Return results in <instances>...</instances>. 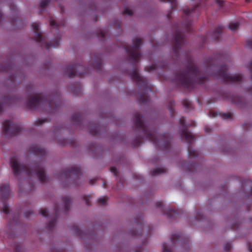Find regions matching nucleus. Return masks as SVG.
Returning <instances> with one entry per match:
<instances>
[{
  "label": "nucleus",
  "mask_w": 252,
  "mask_h": 252,
  "mask_svg": "<svg viewBox=\"0 0 252 252\" xmlns=\"http://www.w3.org/2000/svg\"><path fill=\"white\" fill-rule=\"evenodd\" d=\"M204 216L203 214H201L200 212H198L196 217V220H202L204 219Z\"/></svg>",
  "instance_id": "nucleus-50"
},
{
  "label": "nucleus",
  "mask_w": 252,
  "mask_h": 252,
  "mask_svg": "<svg viewBox=\"0 0 252 252\" xmlns=\"http://www.w3.org/2000/svg\"><path fill=\"white\" fill-rule=\"evenodd\" d=\"M171 241L173 245H178L184 247H189V239L188 236H185L182 233L173 234L171 236Z\"/></svg>",
  "instance_id": "nucleus-12"
},
{
  "label": "nucleus",
  "mask_w": 252,
  "mask_h": 252,
  "mask_svg": "<svg viewBox=\"0 0 252 252\" xmlns=\"http://www.w3.org/2000/svg\"><path fill=\"white\" fill-rule=\"evenodd\" d=\"M138 99L140 103H147L150 101V97L147 94H141L138 96Z\"/></svg>",
  "instance_id": "nucleus-26"
},
{
  "label": "nucleus",
  "mask_w": 252,
  "mask_h": 252,
  "mask_svg": "<svg viewBox=\"0 0 252 252\" xmlns=\"http://www.w3.org/2000/svg\"><path fill=\"white\" fill-rule=\"evenodd\" d=\"M56 252H64L63 249L58 250Z\"/></svg>",
  "instance_id": "nucleus-64"
},
{
  "label": "nucleus",
  "mask_w": 252,
  "mask_h": 252,
  "mask_svg": "<svg viewBox=\"0 0 252 252\" xmlns=\"http://www.w3.org/2000/svg\"><path fill=\"white\" fill-rule=\"evenodd\" d=\"M232 248V244L231 242H228L226 243H225L224 245V250L226 252H228L230 251V250Z\"/></svg>",
  "instance_id": "nucleus-39"
},
{
  "label": "nucleus",
  "mask_w": 252,
  "mask_h": 252,
  "mask_svg": "<svg viewBox=\"0 0 252 252\" xmlns=\"http://www.w3.org/2000/svg\"><path fill=\"white\" fill-rule=\"evenodd\" d=\"M185 42L184 34L180 30H177L173 38L172 48L176 58L180 57V52L184 47Z\"/></svg>",
  "instance_id": "nucleus-9"
},
{
  "label": "nucleus",
  "mask_w": 252,
  "mask_h": 252,
  "mask_svg": "<svg viewBox=\"0 0 252 252\" xmlns=\"http://www.w3.org/2000/svg\"><path fill=\"white\" fill-rule=\"evenodd\" d=\"M133 125L136 132L139 133L136 136L132 142L134 147H137L143 143L144 139L151 142L154 145L160 150L169 151L171 148V139L167 133L158 134L145 121L143 115L138 112L134 114Z\"/></svg>",
  "instance_id": "nucleus-2"
},
{
  "label": "nucleus",
  "mask_w": 252,
  "mask_h": 252,
  "mask_svg": "<svg viewBox=\"0 0 252 252\" xmlns=\"http://www.w3.org/2000/svg\"><path fill=\"white\" fill-rule=\"evenodd\" d=\"M46 122V120L45 119L43 120V119H39L37 120L34 122V125L36 126H39L41 125L42 124H43L44 123H45Z\"/></svg>",
  "instance_id": "nucleus-44"
},
{
  "label": "nucleus",
  "mask_w": 252,
  "mask_h": 252,
  "mask_svg": "<svg viewBox=\"0 0 252 252\" xmlns=\"http://www.w3.org/2000/svg\"><path fill=\"white\" fill-rule=\"evenodd\" d=\"M239 26V23L238 22H232L229 24V28L232 31L236 30Z\"/></svg>",
  "instance_id": "nucleus-32"
},
{
  "label": "nucleus",
  "mask_w": 252,
  "mask_h": 252,
  "mask_svg": "<svg viewBox=\"0 0 252 252\" xmlns=\"http://www.w3.org/2000/svg\"><path fill=\"white\" fill-rule=\"evenodd\" d=\"M32 28L35 34V40L38 43H41L44 40L45 37L39 32V25L36 23H33L32 25Z\"/></svg>",
  "instance_id": "nucleus-16"
},
{
  "label": "nucleus",
  "mask_w": 252,
  "mask_h": 252,
  "mask_svg": "<svg viewBox=\"0 0 252 252\" xmlns=\"http://www.w3.org/2000/svg\"><path fill=\"white\" fill-rule=\"evenodd\" d=\"M96 181V179H91L90 180V183L92 185H93Z\"/></svg>",
  "instance_id": "nucleus-58"
},
{
  "label": "nucleus",
  "mask_w": 252,
  "mask_h": 252,
  "mask_svg": "<svg viewBox=\"0 0 252 252\" xmlns=\"http://www.w3.org/2000/svg\"><path fill=\"white\" fill-rule=\"evenodd\" d=\"M246 46L247 47L252 49V38L247 41Z\"/></svg>",
  "instance_id": "nucleus-52"
},
{
  "label": "nucleus",
  "mask_w": 252,
  "mask_h": 252,
  "mask_svg": "<svg viewBox=\"0 0 252 252\" xmlns=\"http://www.w3.org/2000/svg\"><path fill=\"white\" fill-rule=\"evenodd\" d=\"M50 24L52 27H53L52 32H53V30H54L57 35L53 41H51L50 42H47L45 44V48L46 49H49L51 47L56 48L58 46L61 40V35L59 32V29L60 27L65 25V22L63 21L59 23L55 20L51 18L50 19Z\"/></svg>",
  "instance_id": "nucleus-8"
},
{
  "label": "nucleus",
  "mask_w": 252,
  "mask_h": 252,
  "mask_svg": "<svg viewBox=\"0 0 252 252\" xmlns=\"http://www.w3.org/2000/svg\"><path fill=\"white\" fill-rule=\"evenodd\" d=\"M63 205L64 207L63 211L67 212L70 209L71 201L67 196L62 197Z\"/></svg>",
  "instance_id": "nucleus-23"
},
{
  "label": "nucleus",
  "mask_w": 252,
  "mask_h": 252,
  "mask_svg": "<svg viewBox=\"0 0 252 252\" xmlns=\"http://www.w3.org/2000/svg\"><path fill=\"white\" fill-rule=\"evenodd\" d=\"M143 244H142V245L140 246L139 247H137L135 251V252H142V250H143Z\"/></svg>",
  "instance_id": "nucleus-56"
},
{
  "label": "nucleus",
  "mask_w": 252,
  "mask_h": 252,
  "mask_svg": "<svg viewBox=\"0 0 252 252\" xmlns=\"http://www.w3.org/2000/svg\"><path fill=\"white\" fill-rule=\"evenodd\" d=\"M162 251L163 252H171L170 249L166 243H163L162 245Z\"/></svg>",
  "instance_id": "nucleus-47"
},
{
  "label": "nucleus",
  "mask_w": 252,
  "mask_h": 252,
  "mask_svg": "<svg viewBox=\"0 0 252 252\" xmlns=\"http://www.w3.org/2000/svg\"><path fill=\"white\" fill-rule=\"evenodd\" d=\"M171 14V12H169V13L167 14V18H168L169 20V19H170V18Z\"/></svg>",
  "instance_id": "nucleus-62"
},
{
  "label": "nucleus",
  "mask_w": 252,
  "mask_h": 252,
  "mask_svg": "<svg viewBox=\"0 0 252 252\" xmlns=\"http://www.w3.org/2000/svg\"><path fill=\"white\" fill-rule=\"evenodd\" d=\"M50 1L49 0H42L40 4V11L41 13L44 9L48 5Z\"/></svg>",
  "instance_id": "nucleus-29"
},
{
  "label": "nucleus",
  "mask_w": 252,
  "mask_h": 252,
  "mask_svg": "<svg viewBox=\"0 0 252 252\" xmlns=\"http://www.w3.org/2000/svg\"><path fill=\"white\" fill-rule=\"evenodd\" d=\"M221 116L223 119L225 120L231 119L232 117V114L230 113H223L222 114Z\"/></svg>",
  "instance_id": "nucleus-42"
},
{
  "label": "nucleus",
  "mask_w": 252,
  "mask_h": 252,
  "mask_svg": "<svg viewBox=\"0 0 252 252\" xmlns=\"http://www.w3.org/2000/svg\"><path fill=\"white\" fill-rule=\"evenodd\" d=\"M135 223L138 226V230H136V232H132V235L133 236L140 235L142 233V229L143 227V218L141 217V215L138 217L135 218Z\"/></svg>",
  "instance_id": "nucleus-18"
},
{
  "label": "nucleus",
  "mask_w": 252,
  "mask_h": 252,
  "mask_svg": "<svg viewBox=\"0 0 252 252\" xmlns=\"http://www.w3.org/2000/svg\"><path fill=\"white\" fill-rule=\"evenodd\" d=\"M1 212H3L6 215H8L9 213L8 206L6 204L3 205L2 208H1Z\"/></svg>",
  "instance_id": "nucleus-41"
},
{
  "label": "nucleus",
  "mask_w": 252,
  "mask_h": 252,
  "mask_svg": "<svg viewBox=\"0 0 252 252\" xmlns=\"http://www.w3.org/2000/svg\"><path fill=\"white\" fill-rule=\"evenodd\" d=\"M83 199L85 201V203L87 205L89 206L90 205V196H88V195H84Z\"/></svg>",
  "instance_id": "nucleus-49"
},
{
  "label": "nucleus",
  "mask_w": 252,
  "mask_h": 252,
  "mask_svg": "<svg viewBox=\"0 0 252 252\" xmlns=\"http://www.w3.org/2000/svg\"><path fill=\"white\" fill-rule=\"evenodd\" d=\"M9 68H11V69H12V68H13L14 67V64H11L9 65Z\"/></svg>",
  "instance_id": "nucleus-63"
},
{
  "label": "nucleus",
  "mask_w": 252,
  "mask_h": 252,
  "mask_svg": "<svg viewBox=\"0 0 252 252\" xmlns=\"http://www.w3.org/2000/svg\"><path fill=\"white\" fill-rule=\"evenodd\" d=\"M142 41L140 38H135L133 39V44L131 46H126L125 49L128 54L129 59L133 62L134 68L129 73L131 79L136 85L142 90L146 91L150 90L148 87V83L147 79L140 75L138 73L137 64L141 57L140 51Z\"/></svg>",
  "instance_id": "nucleus-3"
},
{
  "label": "nucleus",
  "mask_w": 252,
  "mask_h": 252,
  "mask_svg": "<svg viewBox=\"0 0 252 252\" xmlns=\"http://www.w3.org/2000/svg\"><path fill=\"white\" fill-rule=\"evenodd\" d=\"M205 130L206 132H209V131H210L211 130V129L210 128L206 127L205 129Z\"/></svg>",
  "instance_id": "nucleus-61"
},
{
  "label": "nucleus",
  "mask_w": 252,
  "mask_h": 252,
  "mask_svg": "<svg viewBox=\"0 0 252 252\" xmlns=\"http://www.w3.org/2000/svg\"><path fill=\"white\" fill-rule=\"evenodd\" d=\"M93 66L98 71H100L102 69V61L100 58H96L95 61L93 63Z\"/></svg>",
  "instance_id": "nucleus-24"
},
{
  "label": "nucleus",
  "mask_w": 252,
  "mask_h": 252,
  "mask_svg": "<svg viewBox=\"0 0 252 252\" xmlns=\"http://www.w3.org/2000/svg\"><path fill=\"white\" fill-rule=\"evenodd\" d=\"M40 214L44 217H47L48 216V213L47 210L45 208H42L40 210Z\"/></svg>",
  "instance_id": "nucleus-45"
},
{
  "label": "nucleus",
  "mask_w": 252,
  "mask_h": 252,
  "mask_svg": "<svg viewBox=\"0 0 252 252\" xmlns=\"http://www.w3.org/2000/svg\"><path fill=\"white\" fill-rule=\"evenodd\" d=\"M165 172V170L163 168H158L154 169L151 171V175L153 176L158 175L161 173Z\"/></svg>",
  "instance_id": "nucleus-27"
},
{
  "label": "nucleus",
  "mask_w": 252,
  "mask_h": 252,
  "mask_svg": "<svg viewBox=\"0 0 252 252\" xmlns=\"http://www.w3.org/2000/svg\"><path fill=\"white\" fill-rule=\"evenodd\" d=\"M218 115V113L215 111H210L209 113V116L210 117H215Z\"/></svg>",
  "instance_id": "nucleus-53"
},
{
  "label": "nucleus",
  "mask_w": 252,
  "mask_h": 252,
  "mask_svg": "<svg viewBox=\"0 0 252 252\" xmlns=\"http://www.w3.org/2000/svg\"><path fill=\"white\" fill-rule=\"evenodd\" d=\"M248 250L250 252H252V245H251L250 244H248Z\"/></svg>",
  "instance_id": "nucleus-59"
},
{
  "label": "nucleus",
  "mask_w": 252,
  "mask_h": 252,
  "mask_svg": "<svg viewBox=\"0 0 252 252\" xmlns=\"http://www.w3.org/2000/svg\"><path fill=\"white\" fill-rule=\"evenodd\" d=\"M158 64L155 63L152 64V65L150 66H146L145 67V70L148 72H150L151 71L156 70L158 69Z\"/></svg>",
  "instance_id": "nucleus-38"
},
{
  "label": "nucleus",
  "mask_w": 252,
  "mask_h": 252,
  "mask_svg": "<svg viewBox=\"0 0 252 252\" xmlns=\"http://www.w3.org/2000/svg\"><path fill=\"white\" fill-rule=\"evenodd\" d=\"M33 214V211L32 210H29L26 211L24 213L25 217L28 219L30 217L31 215Z\"/></svg>",
  "instance_id": "nucleus-46"
},
{
  "label": "nucleus",
  "mask_w": 252,
  "mask_h": 252,
  "mask_svg": "<svg viewBox=\"0 0 252 252\" xmlns=\"http://www.w3.org/2000/svg\"><path fill=\"white\" fill-rule=\"evenodd\" d=\"M88 73V68L82 65H71L66 66L64 68V73L69 77L75 76L83 77Z\"/></svg>",
  "instance_id": "nucleus-10"
},
{
  "label": "nucleus",
  "mask_w": 252,
  "mask_h": 252,
  "mask_svg": "<svg viewBox=\"0 0 252 252\" xmlns=\"http://www.w3.org/2000/svg\"><path fill=\"white\" fill-rule=\"evenodd\" d=\"M30 151L37 156L41 157L42 158L46 154L45 149L39 148L37 146H33L30 147Z\"/></svg>",
  "instance_id": "nucleus-19"
},
{
  "label": "nucleus",
  "mask_w": 252,
  "mask_h": 252,
  "mask_svg": "<svg viewBox=\"0 0 252 252\" xmlns=\"http://www.w3.org/2000/svg\"><path fill=\"white\" fill-rule=\"evenodd\" d=\"M251 126L250 123H245L243 125V127L245 130H248Z\"/></svg>",
  "instance_id": "nucleus-55"
},
{
  "label": "nucleus",
  "mask_w": 252,
  "mask_h": 252,
  "mask_svg": "<svg viewBox=\"0 0 252 252\" xmlns=\"http://www.w3.org/2000/svg\"><path fill=\"white\" fill-rule=\"evenodd\" d=\"M162 2H169L171 3V7L172 10H174L177 6V2L176 0H160Z\"/></svg>",
  "instance_id": "nucleus-31"
},
{
  "label": "nucleus",
  "mask_w": 252,
  "mask_h": 252,
  "mask_svg": "<svg viewBox=\"0 0 252 252\" xmlns=\"http://www.w3.org/2000/svg\"><path fill=\"white\" fill-rule=\"evenodd\" d=\"M83 116L79 113H74L71 117V121L77 126H80L82 124Z\"/></svg>",
  "instance_id": "nucleus-21"
},
{
  "label": "nucleus",
  "mask_w": 252,
  "mask_h": 252,
  "mask_svg": "<svg viewBox=\"0 0 252 252\" xmlns=\"http://www.w3.org/2000/svg\"><path fill=\"white\" fill-rule=\"evenodd\" d=\"M240 223L239 222H236L234 224L232 225V229L235 230L238 228L239 227Z\"/></svg>",
  "instance_id": "nucleus-54"
},
{
  "label": "nucleus",
  "mask_w": 252,
  "mask_h": 252,
  "mask_svg": "<svg viewBox=\"0 0 252 252\" xmlns=\"http://www.w3.org/2000/svg\"><path fill=\"white\" fill-rule=\"evenodd\" d=\"M181 165L185 170L192 172L196 170L197 165L195 163L189 164L186 161H184Z\"/></svg>",
  "instance_id": "nucleus-22"
},
{
  "label": "nucleus",
  "mask_w": 252,
  "mask_h": 252,
  "mask_svg": "<svg viewBox=\"0 0 252 252\" xmlns=\"http://www.w3.org/2000/svg\"><path fill=\"white\" fill-rule=\"evenodd\" d=\"M222 27L219 26L216 27L213 32H209L207 33L206 36L203 39V43L207 41L208 38H210L212 40L218 41L222 32Z\"/></svg>",
  "instance_id": "nucleus-15"
},
{
  "label": "nucleus",
  "mask_w": 252,
  "mask_h": 252,
  "mask_svg": "<svg viewBox=\"0 0 252 252\" xmlns=\"http://www.w3.org/2000/svg\"><path fill=\"white\" fill-rule=\"evenodd\" d=\"M15 78H16V75L15 74L13 75V76L12 77H10V79L11 81H14Z\"/></svg>",
  "instance_id": "nucleus-60"
},
{
  "label": "nucleus",
  "mask_w": 252,
  "mask_h": 252,
  "mask_svg": "<svg viewBox=\"0 0 252 252\" xmlns=\"http://www.w3.org/2000/svg\"><path fill=\"white\" fill-rule=\"evenodd\" d=\"M19 217V213H18L17 215H14L13 216H12V219H10L9 222L11 224H16L17 221V219Z\"/></svg>",
  "instance_id": "nucleus-40"
},
{
  "label": "nucleus",
  "mask_w": 252,
  "mask_h": 252,
  "mask_svg": "<svg viewBox=\"0 0 252 252\" xmlns=\"http://www.w3.org/2000/svg\"><path fill=\"white\" fill-rule=\"evenodd\" d=\"M72 230L75 232V233L76 234L77 236L80 237L82 236V232L78 226L76 225L73 226Z\"/></svg>",
  "instance_id": "nucleus-35"
},
{
  "label": "nucleus",
  "mask_w": 252,
  "mask_h": 252,
  "mask_svg": "<svg viewBox=\"0 0 252 252\" xmlns=\"http://www.w3.org/2000/svg\"><path fill=\"white\" fill-rule=\"evenodd\" d=\"M231 101L233 103L236 104H239L242 101V98L241 97L239 96H233L231 98Z\"/></svg>",
  "instance_id": "nucleus-30"
},
{
  "label": "nucleus",
  "mask_w": 252,
  "mask_h": 252,
  "mask_svg": "<svg viewBox=\"0 0 252 252\" xmlns=\"http://www.w3.org/2000/svg\"><path fill=\"white\" fill-rule=\"evenodd\" d=\"M27 105L29 109L36 110L43 108L49 113H55L62 106L59 95L56 94L42 96L35 95L28 99Z\"/></svg>",
  "instance_id": "nucleus-4"
},
{
  "label": "nucleus",
  "mask_w": 252,
  "mask_h": 252,
  "mask_svg": "<svg viewBox=\"0 0 252 252\" xmlns=\"http://www.w3.org/2000/svg\"><path fill=\"white\" fill-rule=\"evenodd\" d=\"M123 13V14H126L128 15H132L133 14L132 10L129 9L128 8H125Z\"/></svg>",
  "instance_id": "nucleus-43"
},
{
  "label": "nucleus",
  "mask_w": 252,
  "mask_h": 252,
  "mask_svg": "<svg viewBox=\"0 0 252 252\" xmlns=\"http://www.w3.org/2000/svg\"><path fill=\"white\" fill-rule=\"evenodd\" d=\"M10 164L13 174L16 177L22 174L28 177L35 175L41 183L46 182L44 166L40 162L35 163L32 167H29L26 165H20L18 163V158L13 156L10 158Z\"/></svg>",
  "instance_id": "nucleus-5"
},
{
  "label": "nucleus",
  "mask_w": 252,
  "mask_h": 252,
  "mask_svg": "<svg viewBox=\"0 0 252 252\" xmlns=\"http://www.w3.org/2000/svg\"><path fill=\"white\" fill-rule=\"evenodd\" d=\"M110 170L115 176H118V171L115 167H111Z\"/></svg>",
  "instance_id": "nucleus-48"
},
{
  "label": "nucleus",
  "mask_w": 252,
  "mask_h": 252,
  "mask_svg": "<svg viewBox=\"0 0 252 252\" xmlns=\"http://www.w3.org/2000/svg\"><path fill=\"white\" fill-rule=\"evenodd\" d=\"M108 200V197H102L98 199L97 203L100 205H104Z\"/></svg>",
  "instance_id": "nucleus-36"
},
{
  "label": "nucleus",
  "mask_w": 252,
  "mask_h": 252,
  "mask_svg": "<svg viewBox=\"0 0 252 252\" xmlns=\"http://www.w3.org/2000/svg\"><path fill=\"white\" fill-rule=\"evenodd\" d=\"M223 1L222 0H216V2L219 6H222L223 5Z\"/></svg>",
  "instance_id": "nucleus-57"
},
{
  "label": "nucleus",
  "mask_w": 252,
  "mask_h": 252,
  "mask_svg": "<svg viewBox=\"0 0 252 252\" xmlns=\"http://www.w3.org/2000/svg\"><path fill=\"white\" fill-rule=\"evenodd\" d=\"M201 3H197L191 9L187 8L184 10V19L190 17H197L199 15Z\"/></svg>",
  "instance_id": "nucleus-13"
},
{
  "label": "nucleus",
  "mask_w": 252,
  "mask_h": 252,
  "mask_svg": "<svg viewBox=\"0 0 252 252\" xmlns=\"http://www.w3.org/2000/svg\"><path fill=\"white\" fill-rule=\"evenodd\" d=\"M2 126L4 134L10 137L19 134L22 130L19 124H14L9 120H5L3 123Z\"/></svg>",
  "instance_id": "nucleus-11"
},
{
  "label": "nucleus",
  "mask_w": 252,
  "mask_h": 252,
  "mask_svg": "<svg viewBox=\"0 0 252 252\" xmlns=\"http://www.w3.org/2000/svg\"><path fill=\"white\" fill-rule=\"evenodd\" d=\"M82 172L80 167H71L63 169L55 175V178L59 179H65L70 184L78 186L82 182Z\"/></svg>",
  "instance_id": "nucleus-6"
},
{
  "label": "nucleus",
  "mask_w": 252,
  "mask_h": 252,
  "mask_svg": "<svg viewBox=\"0 0 252 252\" xmlns=\"http://www.w3.org/2000/svg\"><path fill=\"white\" fill-rule=\"evenodd\" d=\"M187 70H179L175 75L174 78L177 84L191 90L196 84H203L208 80V75L221 79L225 83H239L242 82L241 74L229 75L227 73V67L225 64H219L216 59H210L206 65L207 75L202 74L199 67L193 62L191 58H187Z\"/></svg>",
  "instance_id": "nucleus-1"
},
{
  "label": "nucleus",
  "mask_w": 252,
  "mask_h": 252,
  "mask_svg": "<svg viewBox=\"0 0 252 252\" xmlns=\"http://www.w3.org/2000/svg\"><path fill=\"white\" fill-rule=\"evenodd\" d=\"M1 202L2 200L6 199L10 195L9 186L7 184H1Z\"/></svg>",
  "instance_id": "nucleus-20"
},
{
  "label": "nucleus",
  "mask_w": 252,
  "mask_h": 252,
  "mask_svg": "<svg viewBox=\"0 0 252 252\" xmlns=\"http://www.w3.org/2000/svg\"><path fill=\"white\" fill-rule=\"evenodd\" d=\"M88 129L90 133L93 135H96L99 133L96 126H94V127H89Z\"/></svg>",
  "instance_id": "nucleus-34"
},
{
  "label": "nucleus",
  "mask_w": 252,
  "mask_h": 252,
  "mask_svg": "<svg viewBox=\"0 0 252 252\" xmlns=\"http://www.w3.org/2000/svg\"><path fill=\"white\" fill-rule=\"evenodd\" d=\"M24 248L23 246L20 244H15L14 246L15 252H22Z\"/></svg>",
  "instance_id": "nucleus-37"
},
{
  "label": "nucleus",
  "mask_w": 252,
  "mask_h": 252,
  "mask_svg": "<svg viewBox=\"0 0 252 252\" xmlns=\"http://www.w3.org/2000/svg\"><path fill=\"white\" fill-rule=\"evenodd\" d=\"M183 106L188 109L191 108V103L189 100L187 99H184L182 101Z\"/></svg>",
  "instance_id": "nucleus-33"
},
{
  "label": "nucleus",
  "mask_w": 252,
  "mask_h": 252,
  "mask_svg": "<svg viewBox=\"0 0 252 252\" xmlns=\"http://www.w3.org/2000/svg\"><path fill=\"white\" fill-rule=\"evenodd\" d=\"M175 106V101L173 100H171L169 102L168 105V108L170 112L171 117H174V107Z\"/></svg>",
  "instance_id": "nucleus-28"
},
{
  "label": "nucleus",
  "mask_w": 252,
  "mask_h": 252,
  "mask_svg": "<svg viewBox=\"0 0 252 252\" xmlns=\"http://www.w3.org/2000/svg\"><path fill=\"white\" fill-rule=\"evenodd\" d=\"M186 119L184 117L181 118L179 120V123L182 126V130L181 132V137L182 139H184L188 143V151L189 157V158H195L197 157L199 154L198 151L195 150L191 147V144L195 141L194 137L188 131L187 126L185 124Z\"/></svg>",
  "instance_id": "nucleus-7"
},
{
  "label": "nucleus",
  "mask_w": 252,
  "mask_h": 252,
  "mask_svg": "<svg viewBox=\"0 0 252 252\" xmlns=\"http://www.w3.org/2000/svg\"><path fill=\"white\" fill-rule=\"evenodd\" d=\"M60 211V209L59 208L58 205L56 204L55 206V214L54 215V217L50 220L47 225L48 230L51 231L54 228Z\"/></svg>",
  "instance_id": "nucleus-17"
},
{
  "label": "nucleus",
  "mask_w": 252,
  "mask_h": 252,
  "mask_svg": "<svg viewBox=\"0 0 252 252\" xmlns=\"http://www.w3.org/2000/svg\"><path fill=\"white\" fill-rule=\"evenodd\" d=\"M109 33V31L108 29L104 28V29H101L100 30H99L98 32L97 35L98 37H99L104 38L108 35Z\"/></svg>",
  "instance_id": "nucleus-25"
},
{
  "label": "nucleus",
  "mask_w": 252,
  "mask_h": 252,
  "mask_svg": "<svg viewBox=\"0 0 252 252\" xmlns=\"http://www.w3.org/2000/svg\"><path fill=\"white\" fill-rule=\"evenodd\" d=\"M156 206L157 208H160L162 210L163 214L167 216L169 219H174L179 215V211L177 210L169 209L167 211L163 208V203L161 201H158L156 203Z\"/></svg>",
  "instance_id": "nucleus-14"
},
{
  "label": "nucleus",
  "mask_w": 252,
  "mask_h": 252,
  "mask_svg": "<svg viewBox=\"0 0 252 252\" xmlns=\"http://www.w3.org/2000/svg\"><path fill=\"white\" fill-rule=\"evenodd\" d=\"M186 29L188 32H189L191 30L190 25L191 22L190 21L187 22L186 24Z\"/></svg>",
  "instance_id": "nucleus-51"
}]
</instances>
